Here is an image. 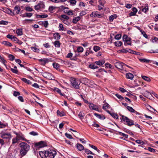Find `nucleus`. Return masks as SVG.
<instances>
[{
	"label": "nucleus",
	"mask_w": 158,
	"mask_h": 158,
	"mask_svg": "<svg viewBox=\"0 0 158 158\" xmlns=\"http://www.w3.org/2000/svg\"><path fill=\"white\" fill-rule=\"evenodd\" d=\"M21 149L20 154L22 156H25L30 149V147L29 144L25 142H22L19 144Z\"/></svg>",
	"instance_id": "obj_1"
},
{
	"label": "nucleus",
	"mask_w": 158,
	"mask_h": 158,
	"mask_svg": "<svg viewBox=\"0 0 158 158\" xmlns=\"http://www.w3.org/2000/svg\"><path fill=\"white\" fill-rule=\"evenodd\" d=\"M121 116L122 117V118H121V119H122L123 121L125 123L126 125L129 126L134 125V121L133 120L130 119L127 117L123 115H121Z\"/></svg>",
	"instance_id": "obj_2"
},
{
	"label": "nucleus",
	"mask_w": 158,
	"mask_h": 158,
	"mask_svg": "<svg viewBox=\"0 0 158 158\" xmlns=\"http://www.w3.org/2000/svg\"><path fill=\"white\" fill-rule=\"evenodd\" d=\"M70 81L72 85L74 88L77 89L79 88V86L80 84L79 80L73 78H71Z\"/></svg>",
	"instance_id": "obj_3"
},
{
	"label": "nucleus",
	"mask_w": 158,
	"mask_h": 158,
	"mask_svg": "<svg viewBox=\"0 0 158 158\" xmlns=\"http://www.w3.org/2000/svg\"><path fill=\"white\" fill-rule=\"evenodd\" d=\"M46 158H54L56 154V152L53 150L47 151Z\"/></svg>",
	"instance_id": "obj_4"
},
{
	"label": "nucleus",
	"mask_w": 158,
	"mask_h": 158,
	"mask_svg": "<svg viewBox=\"0 0 158 158\" xmlns=\"http://www.w3.org/2000/svg\"><path fill=\"white\" fill-rule=\"evenodd\" d=\"M0 134L1 137L3 139H10L12 137L10 133H6L2 132Z\"/></svg>",
	"instance_id": "obj_5"
},
{
	"label": "nucleus",
	"mask_w": 158,
	"mask_h": 158,
	"mask_svg": "<svg viewBox=\"0 0 158 158\" xmlns=\"http://www.w3.org/2000/svg\"><path fill=\"white\" fill-rule=\"evenodd\" d=\"M90 16L93 18L98 17L101 18L103 17V14H100L99 12L97 11L93 12L90 15Z\"/></svg>",
	"instance_id": "obj_6"
},
{
	"label": "nucleus",
	"mask_w": 158,
	"mask_h": 158,
	"mask_svg": "<svg viewBox=\"0 0 158 158\" xmlns=\"http://www.w3.org/2000/svg\"><path fill=\"white\" fill-rule=\"evenodd\" d=\"M14 134L16 135V137L19 140H25L26 139L25 138L21 132L17 133L15 131L13 132Z\"/></svg>",
	"instance_id": "obj_7"
},
{
	"label": "nucleus",
	"mask_w": 158,
	"mask_h": 158,
	"mask_svg": "<svg viewBox=\"0 0 158 158\" xmlns=\"http://www.w3.org/2000/svg\"><path fill=\"white\" fill-rule=\"evenodd\" d=\"M43 76L49 80H53L54 77L52 74L48 72H44L43 73Z\"/></svg>",
	"instance_id": "obj_8"
},
{
	"label": "nucleus",
	"mask_w": 158,
	"mask_h": 158,
	"mask_svg": "<svg viewBox=\"0 0 158 158\" xmlns=\"http://www.w3.org/2000/svg\"><path fill=\"white\" fill-rule=\"evenodd\" d=\"M45 5L44 3L41 2H40L37 5L35 6V9L36 10H39L41 9L44 8Z\"/></svg>",
	"instance_id": "obj_9"
},
{
	"label": "nucleus",
	"mask_w": 158,
	"mask_h": 158,
	"mask_svg": "<svg viewBox=\"0 0 158 158\" xmlns=\"http://www.w3.org/2000/svg\"><path fill=\"white\" fill-rule=\"evenodd\" d=\"M35 145L38 148H43L47 146L46 143L44 141H40L35 144Z\"/></svg>",
	"instance_id": "obj_10"
},
{
	"label": "nucleus",
	"mask_w": 158,
	"mask_h": 158,
	"mask_svg": "<svg viewBox=\"0 0 158 158\" xmlns=\"http://www.w3.org/2000/svg\"><path fill=\"white\" fill-rule=\"evenodd\" d=\"M124 64L122 62H116L115 63V66L118 69L122 70L124 68Z\"/></svg>",
	"instance_id": "obj_11"
},
{
	"label": "nucleus",
	"mask_w": 158,
	"mask_h": 158,
	"mask_svg": "<svg viewBox=\"0 0 158 158\" xmlns=\"http://www.w3.org/2000/svg\"><path fill=\"white\" fill-rule=\"evenodd\" d=\"M89 108L91 109L96 111L98 110V106L92 103L89 104Z\"/></svg>",
	"instance_id": "obj_12"
},
{
	"label": "nucleus",
	"mask_w": 158,
	"mask_h": 158,
	"mask_svg": "<svg viewBox=\"0 0 158 158\" xmlns=\"http://www.w3.org/2000/svg\"><path fill=\"white\" fill-rule=\"evenodd\" d=\"M21 10V9L19 6H16L14 9V12L15 14H18Z\"/></svg>",
	"instance_id": "obj_13"
},
{
	"label": "nucleus",
	"mask_w": 158,
	"mask_h": 158,
	"mask_svg": "<svg viewBox=\"0 0 158 158\" xmlns=\"http://www.w3.org/2000/svg\"><path fill=\"white\" fill-rule=\"evenodd\" d=\"M47 151L43 152L40 151L39 152V154L42 158H46Z\"/></svg>",
	"instance_id": "obj_14"
},
{
	"label": "nucleus",
	"mask_w": 158,
	"mask_h": 158,
	"mask_svg": "<svg viewBox=\"0 0 158 158\" xmlns=\"http://www.w3.org/2000/svg\"><path fill=\"white\" fill-rule=\"evenodd\" d=\"M94 114L98 118L101 120H104L106 118L105 116L103 115H101L100 114L96 113H94Z\"/></svg>",
	"instance_id": "obj_15"
},
{
	"label": "nucleus",
	"mask_w": 158,
	"mask_h": 158,
	"mask_svg": "<svg viewBox=\"0 0 158 158\" xmlns=\"http://www.w3.org/2000/svg\"><path fill=\"white\" fill-rule=\"evenodd\" d=\"M76 147L79 151H81L84 149V146L81 144L77 143L76 144Z\"/></svg>",
	"instance_id": "obj_16"
},
{
	"label": "nucleus",
	"mask_w": 158,
	"mask_h": 158,
	"mask_svg": "<svg viewBox=\"0 0 158 158\" xmlns=\"http://www.w3.org/2000/svg\"><path fill=\"white\" fill-rule=\"evenodd\" d=\"M59 8L60 9L63 10L64 12L65 13H67L68 10L69 9L68 7H65L63 6H61Z\"/></svg>",
	"instance_id": "obj_17"
},
{
	"label": "nucleus",
	"mask_w": 158,
	"mask_h": 158,
	"mask_svg": "<svg viewBox=\"0 0 158 158\" xmlns=\"http://www.w3.org/2000/svg\"><path fill=\"white\" fill-rule=\"evenodd\" d=\"M106 111L109 114H110L114 118L117 119L118 118V117L117 115L113 113H110L108 110H106Z\"/></svg>",
	"instance_id": "obj_18"
},
{
	"label": "nucleus",
	"mask_w": 158,
	"mask_h": 158,
	"mask_svg": "<svg viewBox=\"0 0 158 158\" xmlns=\"http://www.w3.org/2000/svg\"><path fill=\"white\" fill-rule=\"evenodd\" d=\"M131 39L130 38L124 41V45L127 46V45H131Z\"/></svg>",
	"instance_id": "obj_19"
},
{
	"label": "nucleus",
	"mask_w": 158,
	"mask_h": 158,
	"mask_svg": "<svg viewBox=\"0 0 158 158\" xmlns=\"http://www.w3.org/2000/svg\"><path fill=\"white\" fill-rule=\"evenodd\" d=\"M126 78L128 79H130L131 80L133 79L134 78V75L131 73H128L126 74Z\"/></svg>",
	"instance_id": "obj_20"
},
{
	"label": "nucleus",
	"mask_w": 158,
	"mask_h": 158,
	"mask_svg": "<svg viewBox=\"0 0 158 158\" xmlns=\"http://www.w3.org/2000/svg\"><path fill=\"white\" fill-rule=\"evenodd\" d=\"M143 94L145 97L149 98L151 96V94L147 90Z\"/></svg>",
	"instance_id": "obj_21"
},
{
	"label": "nucleus",
	"mask_w": 158,
	"mask_h": 158,
	"mask_svg": "<svg viewBox=\"0 0 158 158\" xmlns=\"http://www.w3.org/2000/svg\"><path fill=\"white\" fill-rule=\"evenodd\" d=\"M53 35L54 38L56 40H58L60 39V36L58 33L54 34Z\"/></svg>",
	"instance_id": "obj_22"
},
{
	"label": "nucleus",
	"mask_w": 158,
	"mask_h": 158,
	"mask_svg": "<svg viewBox=\"0 0 158 158\" xmlns=\"http://www.w3.org/2000/svg\"><path fill=\"white\" fill-rule=\"evenodd\" d=\"M81 19L80 16H77L75 17L73 19V23H77Z\"/></svg>",
	"instance_id": "obj_23"
},
{
	"label": "nucleus",
	"mask_w": 158,
	"mask_h": 158,
	"mask_svg": "<svg viewBox=\"0 0 158 158\" xmlns=\"http://www.w3.org/2000/svg\"><path fill=\"white\" fill-rule=\"evenodd\" d=\"M110 106L107 103H106L103 105L102 109L106 111V110H107L106 109L110 108Z\"/></svg>",
	"instance_id": "obj_24"
},
{
	"label": "nucleus",
	"mask_w": 158,
	"mask_h": 158,
	"mask_svg": "<svg viewBox=\"0 0 158 158\" xmlns=\"http://www.w3.org/2000/svg\"><path fill=\"white\" fill-rule=\"evenodd\" d=\"M61 43L59 41L56 40L54 42V44L56 47L59 48L60 47Z\"/></svg>",
	"instance_id": "obj_25"
},
{
	"label": "nucleus",
	"mask_w": 158,
	"mask_h": 158,
	"mask_svg": "<svg viewBox=\"0 0 158 158\" xmlns=\"http://www.w3.org/2000/svg\"><path fill=\"white\" fill-rule=\"evenodd\" d=\"M19 139L16 137H15L13 138L12 139V144H14L19 142Z\"/></svg>",
	"instance_id": "obj_26"
},
{
	"label": "nucleus",
	"mask_w": 158,
	"mask_h": 158,
	"mask_svg": "<svg viewBox=\"0 0 158 158\" xmlns=\"http://www.w3.org/2000/svg\"><path fill=\"white\" fill-rule=\"evenodd\" d=\"M117 15L115 14L113 15H111L109 17V20L110 21L112 22L113 21L114 19H115L117 18Z\"/></svg>",
	"instance_id": "obj_27"
},
{
	"label": "nucleus",
	"mask_w": 158,
	"mask_h": 158,
	"mask_svg": "<svg viewBox=\"0 0 158 158\" xmlns=\"http://www.w3.org/2000/svg\"><path fill=\"white\" fill-rule=\"evenodd\" d=\"M2 44L9 47H11L12 46V44L10 43L7 41H3L2 42Z\"/></svg>",
	"instance_id": "obj_28"
},
{
	"label": "nucleus",
	"mask_w": 158,
	"mask_h": 158,
	"mask_svg": "<svg viewBox=\"0 0 158 158\" xmlns=\"http://www.w3.org/2000/svg\"><path fill=\"white\" fill-rule=\"evenodd\" d=\"M16 34L18 35H21L23 34L22 29H18L16 31Z\"/></svg>",
	"instance_id": "obj_29"
},
{
	"label": "nucleus",
	"mask_w": 158,
	"mask_h": 158,
	"mask_svg": "<svg viewBox=\"0 0 158 158\" xmlns=\"http://www.w3.org/2000/svg\"><path fill=\"white\" fill-rule=\"evenodd\" d=\"M104 63L105 61L103 60H99L95 62V63L98 65H102Z\"/></svg>",
	"instance_id": "obj_30"
},
{
	"label": "nucleus",
	"mask_w": 158,
	"mask_h": 158,
	"mask_svg": "<svg viewBox=\"0 0 158 158\" xmlns=\"http://www.w3.org/2000/svg\"><path fill=\"white\" fill-rule=\"evenodd\" d=\"M57 115L60 117H62L65 115V114L64 112H60L59 110H57Z\"/></svg>",
	"instance_id": "obj_31"
},
{
	"label": "nucleus",
	"mask_w": 158,
	"mask_h": 158,
	"mask_svg": "<svg viewBox=\"0 0 158 158\" xmlns=\"http://www.w3.org/2000/svg\"><path fill=\"white\" fill-rule=\"evenodd\" d=\"M21 80L23 82L26 83L27 84H31V83L30 81L28 80L26 78H21Z\"/></svg>",
	"instance_id": "obj_32"
},
{
	"label": "nucleus",
	"mask_w": 158,
	"mask_h": 158,
	"mask_svg": "<svg viewBox=\"0 0 158 158\" xmlns=\"http://www.w3.org/2000/svg\"><path fill=\"white\" fill-rule=\"evenodd\" d=\"M141 77L143 79L147 81L150 82L151 81V79L150 78L146 76H141Z\"/></svg>",
	"instance_id": "obj_33"
},
{
	"label": "nucleus",
	"mask_w": 158,
	"mask_h": 158,
	"mask_svg": "<svg viewBox=\"0 0 158 158\" xmlns=\"http://www.w3.org/2000/svg\"><path fill=\"white\" fill-rule=\"evenodd\" d=\"M146 107L147 109L148 110L150 111H152L153 110L154 111H156L155 109H154L153 108H152L151 106H150L149 105H147L146 106Z\"/></svg>",
	"instance_id": "obj_34"
},
{
	"label": "nucleus",
	"mask_w": 158,
	"mask_h": 158,
	"mask_svg": "<svg viewBox=\"0 0 158 158\" xmlns=\"http://www.w3.org/2000/svg\"><path fill=\"white\" fill-rule=\"evenodd\" d=\"M0 60L1 61L5 66H6V61L4 58L0 56Z\"/></svg>",
	"instance_id": "obj_35"
},
{
	"label": "nucleus",
	"mask_w": 158,
	"mask_h": 158,
	"mask_svg": "<svg viewBox=\"0 0 158 158\" xmlns=\"http://www.w3.org/2000/svg\"><path fill=\"white\" fill-rule=\"evenodd\" d=\"M85 115V114L84 113H83L82 112H80L79 113V114L78 115V116L79 117V118L81 119H82L84 118Z\"/></svg>",
	"instance_id": "obj_36"
},
{
	"label": "nucleus",
	"mask_w": 158,
	"mask_h": 158,
	"mask_svg": "<svg viewBox=\"0 0 158 158\" xmlns=\"http://www.w3.org/2000/svg\"><path fill=\"white\" fill-rule=\"evenodd\" d=\"M89 67L90 68L93 69H95L98 68V67L97 66L93 64H90Z\"/></svg>",
	"instance_id": "obj_37"
},
{
	"label": "nucleus",
	"mask_w": 158,
	"mask_h": 158,
	"mask_svg": "<svg viewBox=\"0 0 158 158\" xmlns=\"http://www.w3.org/2000/svg\"><path fill=\"white\" fill-rule=\"evenodd\" d=\"M84 150L85 153H86L87 154H90L93 155H94V154L93 153V152L87 149H85Z\"/></svg>",
	"instance_id": "obj_38"
},
{
	"label": "nucleus",
	"mask_w": 158,
	"mask_h": 158,
	"mask_svg": "<svg viewBox=\"0 0 158 158\" xmlns=\"http://www.w3.org/2000/svg\"><path fill=\"white\" fill-rule=\"evenodd\" d=\"M115 45L116 46H120L122 45V42L121 41H117L114 43Z\"/></svg>",
	"instance_id": "obj_39"
},
{
	"label": "nucleus",
	"mask_w": 158,
	"mask_h": 158,
	"mask_svg": "<svg viewBox=\"0 0 158 158\" xmlns=\"http://www.w3.org/2000/svg\"><path fill=\"white\" fill-rule=\"evenodd\" d=\"M53 67L57 70L59 68L60 65L59 64L57 63H54L53 64Z\"/></svg>",
	"instance_id": "obj_40"
},
{
	"label": "nucleus",
	"mask_w": 158,
	"mask_h": 158,
	"mask_svg": "<svg viewBox=\"0 0 158 158\" xmlns=\"http://www.w3.org/2000/svg\"><path fill=\"white\" fill-rule=\"evenodd\" d=\"M139 61L142 62L148 63L149 62L150 60L145 59H139Z\"/></svg>",
	"instance_id": "obj_41"
},
{
	"label": "nucleus",
	"mask_w": 158,
	"mask_h": 158,
	"mask_svg": "<svg viewBox=\"0 0 158 158\" xmlns=\"http://www.w3.org/2000/svg\"><path fill=\"white\" fill-rule=\"evenodd\" d=\"M127 110L131 112H133L135 111V110L132 107L130 106H127Z\"/></svg>",
	"instance_id": "obj_42"
},
{
	"label": "nucleus",
	"mask_w": 158,
	"mask_h": 158,
	"mask_svg": "<svg viewBox=\"0 0 158 158\" xmlns=\"http://www.w3.org/2000/svg\"><path fill=\"white\" fill-rule=\"evenodd\" d=\"M83 48L81 47H79L77 49V50L78 52H83Z\"/></svg>",
	"instance_id": "obj_43"
},
{
	"label": "nucleus",
	"mask_w": 158,
	"mask_h": 158,
	"mask_svg": "<svg viewBox=\"0 0 158 158\" xmlns=\"http://www.w3.org/2000/svg\"><path fill=\"white\" fill-rule=\"evenodd\" d=\"M99 4L102 6H104V4L105 3V1L104 0H99L98 1Z\"/></svg>",
	"instance_id": "obj_44"
},
{
	"label": "nucleus",
	"mask_w": 158,
	"mask_h": 158,
	"mask_svg": "<svg viewBox=\"0 0 158 158\" xmlns=\"http://www.w3.org/2000/svg\"><path fill=\"white\" fill-rule=\"evenodd\" d=\"M148 10V5L144 7V8H143L142 10V11L144 12L145 13Z\"/></svg>",
	"instance_id": "obj_45"
},
{
	"label": "nucleus",
	"mask_w": 158,
	"mask_h": 158,
	"mask_svg": "<svg viewBox=\"0 0 158 158\" xmlns=\"http://www.w3.org/2000/svg\"><path fill=\"white\" fill-rule=\"evenodd\" d=\"M8 57L9 59V60L11 61H13L14 60L15 57L14 56L11 54H9L8 55Z\"/></svg>",
	"instance_id": "obj_46"
},
{
	"label": "nucleus",
	"mask_w": 158,
	"mask_h": 158,
	"mask_svg": "<svg viewBox=\"0 0 158 158\" xmlns=\"http://www.w3.org/2000/svg\"><path fill=\"white\" fill-rule=\"evenodd\" d=\"M83 81L84 82V83L85 84H88V83L89 81V80L86 78H84L83 79Z\"/></svg>",
	"instance_id": "obj_47"
},
{
	"label": "nucleus",
	"mask_w": 158,
	"mask_h": 158,
	"mask_svg": "<svg viewBox=\"0 0 158 158\" xmlns=\"http://www.w3.org/2000/svg\"><path fill=\"white\" fill-rule=\"evenodd\" d=\"M100 49V48L97 46H95L94 47V50L95 52H97L98 51H99Z\"/></svg>",
	"instance_id": "obj_48"
},
{
	"label": "nucleus",
	"mask_w": 158,
	"mask_h": 158,
	"mask_svg": "<svg viewBox=\"0 0 158 158\" xmlns=\"http://www.w3.org/2000/svg\"><path fill=\"white\" fill-rule=\"evenodd\" d=\"M61 17L63 19L68 20L69 19V17L65 15H61Z\"/></svg>",
	"instance_id": "obj_49"
},
{
	"label": "nucleus",
	"mask_w": 158,
	"mask_h": 158,
	"mask_svg": "<svg viewBox=\"0 0 158 158\" xmlns=\"http://www.w3.org/2000/svg\"><path fill=\"white\" fill-rule=\"evenodd\" d=\"M8 22L5 21L4 20H2L0 21V24L6 25L8 24Z\"/></svg>",
	"instance_id": "obj_50"
},
{
	"label": "nucleus",
	"mask_w": 158,
	"mask_h": 158,
	"mask_svg": "<svg viewBox=\"0 0 158 158\" xmlns=\"http://www.w3.org/2000/svg\"><path fill=\"white\" fill-rule=\"evenodd\" d=\"M31 48L32 50L33 51L35 52H38L39 50V49L35 47H31Z\"/></svg>",
	"instance_id": "obj_51"
},
{
	"label": "nucleus",
	"mask_w": 158,
	"mask_h": 158,
	"mask_svg": "<svg viewBox=\"0 0 158 158\" xmlns=\"http://www.w3.org/2000/svg\"><path fill=\"white\" fill-rule=\"evenodd\" d=\"M55 91L56 92H58V93L60 94L61 95L63 96V95L61 93V90L60 89H59L57 88H56L55 89Z\"/></svg>",
	"instance_id": "obj_52"
},
{
	"label": "nucleus",
	"mask_w": 158,
	"mask_h": 158,
	"mask_svg": "<svg viewBox=\"0 0 158 158\" xmlns=\"http://www.w3.org/2000/svg\"><path fill=\"white\" fill-rule=\"evenodd\" d=\"M135 142L139 144H144V142L143 141H141L140 140H135Z\"/></svg>",
	"instance_id": "obj_53"
},
{
	"label": "nucleus",
	"mask_w": 158,
	"mask_h": 158,
	"mask_svg": "<svg viewBox=\"0 0 158 158\" xmlns=\"http://www.w3.org/2000/svg\"><path fill=\"white\" fill-rule=\"evenodd\" d=\"M127 52H128L129 53H132L133 54H137L136 53V52L133 51L131 49H127Z\"/></svg>",
	"instance_id": "obj_54"
},
{
	"label": "nucleus",
	"mask_w": 158,
	"mask_h": 158,
	"mask_svg": "<svg viewBox=\"0 0 158 158\" xmlns=\"http://www.w3.org/2000/svg\"><path fill=\"white\" fill-rule=\"evenodd\" d=\"M65 135L67 138L70 139H72V136L71 135L67 133H65Z\"/></svg>",
	"instance_id": "obj_55"
},
{
	"label": "nucleus",
	"mask_w": 158,
	"mask_h": 158,
	"mask_svg": "<svg viewBox=\"0 0 158 158\" xmlns=\"http://www.w3.org/2000/svg\"><path fill=\"white\" fill-rule=\"evenodd\" d=\"M115 96L120 100H122L123 99V98L121 95L118 94H116Z\"/></svg>",
	"instance_id": "obj_56"
},
{
	"label": "nucleus",
	"mask_w": 158,
	"mask_h": 158,
	"mask_svg": "<svg viewBox=\"0 0 158 158\" xmlns=\"http://www.w3.org/2000/svg\"><path fill=\"white\" fill-rule=\"evenodd\" d=\"M119 135L121 136H123L125 138H127L128 137V135L125 134L123 133H122V132H119Z\"/></svg>",
	"instance_id": "obj_57"
},
{
	"label": "nucleus",
	"mask_w": 158,
	"mask_h": 158,
	"mask_svg": "<svg viewBox=\"0 0 158 158\" xmlns=\"http://www.w3.org/2000/svg\"><path fill=\"white\" fill-rule=\"evenodd\" d=\"M148 150L150 152H155V149L151 147H148Z\"/></svg>",
	"instance_id": "obj_58"
},
{
	"label": "nucleus",
	"mask_w": 158,
	"mask_h": 158,
	"mask_svg": "<svg viewBox=\"0 0 158 158\" xmlns=\"http://www.w3.org/2000/svg\"><path fill=\"white\" fill-rule=\"evenodd\" d=\"M59 30L60 31H63L64 29V27L63 26V25L62 24H60L59 25Z\"/></svg>",
	"instance_id": "obj_59"
},
{
	"label": "nucleus",
	"mask_w": 158,
	"mask_h": 158,
	"mask_svg": "<svg viewBox=\"0 0 158 158\" xmlns=\"http://www.w3.org/2000/svg\"><path fill=\"white\" fill-rule=\"evenodd\" d=\"M121 37V35L120 34H117L116 35L115 37V38L116 40H119Z\"/></svg>",
	"instance_id": "obj_60"
},
{
	"label": "nucleus",
	"mask_w": 158,
	"mask_h": 158,
	"mask_svg": "<svg viewBox=\"0 0 158 158\" xmlns=\"http://www.w3.org/2000/svg\"><path fill=\"white\" fill-rule=\"evenodd\" d=\"M10 70H11V71L13 73H17L18 72V70H17V69H14L13 68H11Z\"/></svg>",
	"instance_id": "obj_61"
},
{
	"label": "nucleus",
	"mask_w": 158,
	"mask_h": 158,
	"mask_svg": "<svg viewBox=\"0 0 158 158\" xmlns=\"http://www.w3.org/2000/svg\"><path fill=\"white\" fill-rule=\"evenodd\" d=\"M129 37H128V36L127 35H124L123 36V41H124L128 39L129 38Z\"/></svg>",
	"instance_id": "obj_62"
},
{
	"label": "nucleus",
	"mask_w": 158,
	"mask_h": 158,
	"mask_svg": "<svg viewBox=\"0 0 158 158\" xmlns=\"http://www.w3.org/2000/svg\"><path fill=\"white\" fill-rule=\"evenodd\" d=\"M20 95V93L19 92L14 91L13 95L15 96H17L18 95Z\"/></svg>",
	"instance_id": "obj_63"
},
{
	"label": "nucleus",
	"mask_w": 158,
	"mask_h": 158,
	"mask_svg": "<svg viewBox=\"0 0 158 158\" xmlns=\"http://www.w3.org/2000/svg\"><path fill=\"white\" fill-rule=\"evenodd\" d=\"M26 10L27 11H32L33 9L31 8L30 7L28 6V7H26Z\"/></svg>",
	"instance_id": "obj_64"
}]
</instances>
